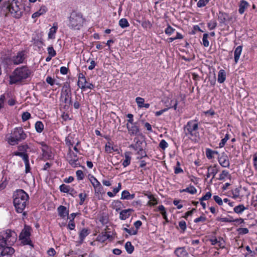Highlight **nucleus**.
I'll list each match as a JSON object with an SVG mask.
<instances>
[{
	"mask_svg": "<svg viewBox=\"0 0 257 257\" xmlns=\"http://www.w3.org/2000/svg\"><path fill=\"white\" fill-rule=\"evenodd\" d=\"M95 190V193L97 194H101L103 191V187L100 183L93 187Z\"/></svg>",
	"mask_w": 257,
	"mask_h": 257,
	"instance_id": "nucleus-51",
	"label": "nucleus"
},
{
	"mask_svg": "<svg viewBox=\"0 0 257 257\" xmlns=\"http://www.w3.org/2000/svg\"><path fill=\"white\" fill-rule=\"evenodd\" d=\"M31 117V114L26 111L23 113L22 115V119L23 121L28 120Z\"/></svg>",
	"mask_w": 257,
	"mask_h": 257,
	"instance_id": "nucleus-58",
	"label": "nucleus"
},
{
	"mask_svg": "<svg viewBox=\"0 0 257 257\" xmlns=\"http://www.w3.org/2000/svg\"><path fill=\"white\" fill-rule=\"evenodd\" d=\"M175 29L171 27L170 25H168L165 30V33L166 34L170 36L175 32Z\"/></svg>",
	"mask_w": 257,
	"mask_h": 257,
	"instance_id": "nucleus-48",
	"label": "nucleus"
},
{
	"mask_svg": "<svg viewBox=\"0 0 257 257\" xmlns=\"http://www.w3.org/2000/svg\"><path fill=\"white\" fill-rule=\"evenodd\" d=\"M174 254L177 257H189L185 247H179L174 250Z\"/></svg>",
	"mask_w": 257,
	"mask_h": 257,
	"instance_id": "nucleus-14",
	"label": "nucleus"
},
{
	"mask_svg": "<svg viewBox=\"0 0 257 257\" xmlns=\"http://www.w3.org/2000/svg\"><path fill=\"white\" fill-rule=\"evenodd\" d=\"M57 210L59 215L61 217L64 218L66 216L68 215V210L67 209V208L65 206L61 205L58 207Z\"/></svg>",
	"mask_w": 257,
	"mask_h": 257,
	"instance_id": "nucleus-20",
	"label": "nucleus"
},
{
	"mask_svg": "<svg viewBox=\"0 0 257 257\" xmlns=\"http://www.w3.org/2000/svg\"><path fill=\"white\" fill-rule=\"evenodd\" d=\"M87 197V195L86 193H81L79 194V197L80 198V201L79 202V205H82L83 204Z\"/></svg>",
	"mask_w": 257,
	"mask_h": 257,
	"instance_id": "nucleus-45",
	"label": "nucleus"
},
{
	"mask_svg": "<svg viewBox=\"0 0 257 257\" xmlns=\"http://www.w3.org/2000/svg\"><path fill=\"white\" fill-rule=\"evenodd\" d=\"M109 237V235L107 234L106 232L102 233L98 236V240L101 242H104Z\"/></svg>",
	"mask_w": 257,
	"mask_h": 257,
	"instance_id": "nucleus-39",
	"label": "nucleus"
},
{
	"mask_svg": "<svg viewBox=\"0 0 257 257\" xmlns=\"http://www.w3.org/2000/svg\"><path fill=\"white\" fill-rule=\"evenodd\" d=\"M247 208L244 207V206L243 204H239L236 206H235L233 208L234 211L237 213V214H240L244 210L246 209Z\"/></svg>",
	"mask_w": 257,
	"mask_h": 257,
	"instance_id": "nucleus-30",
	"label": "nucleus"
},
{
	"mask_svg": "<svg viewBox=\"0 0 257 257\" xmlns=\"http://www.w3.org/2000/svg\"><path fill=\"white\" fill-rule=\"evenodd\" d=\"M132 125L130 126L128 123L126 124V127L131 135H137L139 132V128L136 123L133 122Z\"/></svg>",
	"mask_w": 257,
	"mask_h": 257,
	"instance_id": "nucleus-15",
	"label": "nucleus"
},
{
	"mask_svg": "<svg viewBox=\"0 0 257 257\" xmlns=\"http://www.w3.org/2000/svg\"><path fill=\"white\" fill-rule=\"evenodd\" d=\"M112 205L113 206L114 208H115L116 211H117L118 210L120 209L121 202L118 200L114 201L112 202Z\"/></svg>",
	"mask_w": 257,
	"mask_h": 257,
	"instance_id": "nucleus-46",
	"label": "nucleus"
},
{
	"mask_svg": "<svg viewBox=\"0 0 257 257\" xmlns=\"http://www.w3.org/2000/svg\"><path fill=\"white\" fill-rule=\"evenodd\" d=\"M249 4L244 0L240 1L239 5L238 12L240 14H243L245 10L249 7Z\"/></svg>",
	"mask_w": 257,
	"mask_h": 257,
	"instance_id": "nucleus-19",
	"label": "nucleus"
},
{
	"mask_svg": "<svg viewBox=\"0 0 257 257\" xmlns=\"http://www.w3.org/2000/svg\"><path fill=\"white\" fill-rule=\"evenodd\" d=\"M218 15V20L220 23L224 24L228 19V15L227 14L219 11Z\"/></svg>",
	"mask_w": 257,
	"mask_h": 257,
	"instance_id": "nucleus-23",
	"label": "nucleus"
},
{
	"mask_svg": "<svg viewBox=\"0 0 257 257\" xmlns=\"http://www.w3.org/2000/svg\"><path fill=\"white\" fill-rule=\"evenodd\" d=\"M90 233V231L88 229L83 228L82 229L79 234V238L80 239L79 243H82L84 238Z\"/></svg>",
	"mask_w": 257,
	"mask_h": 257,
	"instance_id": "nucleus-21",
	"label": "nucleus"
},
{
	"mask_svg": "<svg viewBox=\"0 0 257 257\" xmlns=\"http://www.w3.org/2000/svg\"><path fill=\"white\" fill-rule=\"evenodd\" d=\"M83 19L80 13L73 11L69 17L68 27L72 30H80L82 26Z\"/></svg>",
	"mask_w": 257,
	"mask_h": 257,
	"instance_id": "nucleus-6",
	"label": "nucleus"
},
{
	"mask_svg": "<svg viewBox=\"0 0 257 257\" xmlns=\"http://www.w3.org/2000/svg\"><path fill=\"white\" fill-rule=\"evenodd\" d=\"M218 162L220 165L225 168L229 167V161L226 156H222L218 158Z\"/></svg>",
	"mask_w": 257,
	"mask_h": 257,
	"instance_id": "nucleus-17",
	"label": "nucleus"
},
{
	"mask_svg": "<svg viewBox=\"0 0 257 257\" xmlns=\"http://www.w3.org/2000/svg\"><path fill=\"white\" fill-rule=\"evenodd\" d=\"M7 8L13 17L16 19H19L22 17L24 9L20 2L15 0H13V3L9 5Z\"/></svg>",
	"mask_w": 257,
	"mask_h": 257,
	"instance_id": "nucleus-7",
	"label": "nucleus"
},
{
	"mask_svg": "<svg viewBox=\"0 0 257 257\" xmlns=\"http://www.w3.org/2000/svg\"><path fill=\"white\" fill-rule=\"evenodd\" d=\"M130 192L127 190H124L122 192L121 199L130 200Z\"/></svg>",
	"mask_w": 257,
	"mask_h": 257,
	"instance_id": "nucleus-56",
	"label": "nucleus"
},
{
	"mask_svg": "<svg viewBox=\"0 0 257 257\" xmlns=\"http://www.w3.org/2000/svg\"><path fill=\"white\" fill-rule=\"evenodd\" d=\"M119 25L121 28L124 29L128 27L130 24L126 19L122 18L119 21Z\"/></svg>",
	"mask_w": 257,
	"mask_h": 257,
	"instance_id": "nucleus-32",
	"label": "nucleus"
},
{
	"mask_svg": "<svg viewBox=\"0 0 257 257\" xmlns=\"http://www.w3.org/2000/svg\"><path fill=\"white\" fill-rule=\"evenodd\" d=\"M198 122L197 119H193L187 122L183 127V132L185 136L191 140H197L199 136L198 132Z\"/></svg>",
	"mask_w": 257,
	"mask_h": 257,
	"instance_id": "nucleus-4",
	"label": "nucleus"
},
{
	"mask_svg": "<svg viewBox=\"0 0 257 257\" xmlns=\"http://www.w3.org/2000/svg\"><path fill=\"white\" fill-rule=\"evenodd\" d=\"M217 167V165H214L213 166H209L207 168V173L206 174L207 178H209L211 175L212 176V177L210 181V183H212L213 179L214 178L215 175L218 172V170Z\"/></svg>",
	"mask_w": 257,
	"mask_h": 257,
	"instance_id": "nucleus-13",
	"label": "nucleus"
},
{
	"mask_svg": "<svg viewBox=\"0 0 257 257\" xmlns=\"http://www.w3.org/2000/svg\"><path fill=\"white\" fill-rule=\"evenodd\" d=\"M11 246H0V254L3 257H8L15 252V249Z\"/></svg>",
	"mask_w": 257,
	"mask_h": 257,
	"instance_id": "nucleus-12",
	"label": "nucleus"
},
{
	"mask_svg": "<svg viewBox=\"0 0 257 257\" xmlns=\"http://www.w3.org/2000/svg\"><path fill=\"white\" fill-rule=\"evenodd\" d=\"M213 199L214 201L219 205H222L223 204V201L222 199L217 195H214L213 196Z\"/></svg>",
	"mask_w": 257,
	"mask_h": 257,
	"instance_id": "nucleus-61",
	"label": "nucleus"
},
{
	"mask_svg": "<svg viewBox=\"0 0 257 257\" xmlns=\"http://www.w3.org/2000/svg\"><path fill=\"white\" fill-rule=\"evenodd\" d=\"M168 146V143L164 140H162L159 144V147L163 150H165Z\"/></svg>",
	"mask_w": 257,
	"mask_h": 257,
	"instance_id": "nucleus-63",
	"label": "nucleus"
},
{
	"mask_svg": "<svg viewBox=\"0 0 257 257\" xmlns=\"http://www.w3.org/2000/svg\"><path fill=\"white\" fill-rule=\"evenodd\" d=\"M226 79V73L223 69L219 70L218 74L217 81L220 83H222Z\"/></svg>",
	"mask_w": 257,
	"mask_h": 257,
	"instance_id": "nucleus-25",
	"label": "nucleus"
},
{
	"mask_svg": "<svg viewBox=\"0 0 257 257\" xmlns=\"http://www.w3.org/2000/svg\"><path fill=\"white\" fill-rule=\"evenodd\" d=\"M124 160L122 162V165L124 167H126L128 166L131 163V157L130 156V152H126L124 154Z\"/></svg>",
	"mask_w": 257,
	"mask_h": 257,
	"instance_id": "nucleus-27",
	"label": "nucleus"
},
{
	"mask_svg": "<svg viewBox=\"0 0 257 257\" xmlns=\"http://www.w3.org/2000/svg\"><path fill=\"white\" fill-rule=\"evenodd\" d=\"M228 177L230 178V175L229 174L228 172L226 170H223L219 175L218 179L219 180H223L225 177Z\"/></svg>",
	"mask_w": 257,
	"mask_h": 257,
	"instance_id": "nucleus-36",
	"label": "nucleus"
},
{
	"mask_svg": "<svg viewBox=\"0 0 257 257\" xmlns=\"http://www.w3.org/2000/svg\"><path fill=\"white\" fill-rule=\"evenodd\" d=\"M71 95L70 87L67 85L64 86L61 90L60 99L61 102L64 104V109H68L69 106L72 104Z\"/></svg>",
	"mask_w": 257,
	"mask_h": 257,
	"instance_id": "nucleus-8",
	"label": "nucleus"
},
{
	"mask_svg": "<svg viewBox=\"0 0 257 257\" xmlns=\"http://www.w3.org/2000/svg\"><path fill=\"white\" fill-rule=\"evenodd\" d=\"M134 142H135V143L134 144H132L130 146L131 148H132L133 149H134L135 151L137 152L143 149L142 146L143 142L141 141H140L139 139L135 138L134 139Z\"/></svg>",
	"mask_w": 257,
	"mask_h": 257,
	"instance_id": "nucleus-18",
	"label": "nucleus"
},
{
	"mask_svg": "<svg viewBox=\"0 0 257 257\" xmlns=\"http://www.w3.org/2000/svg\"><path fill=\"white\" fill-rule=\"evenodd\" d=\"M31 227L25 225L24 229L19 235V239L24 245H30L32 246V241L30 239Z\"/></svg>",
	"mask_w": 257,
	"mask_h": 257,
	"instance_id": "nucleus-9",
	"label": "nucleus"
},
{
	"mask_svg": "<svg viewBox=\"0 0 257 257\" xmlns=\"http://www.w3.org/2000/svg\"><path fill=\"white\" fill-rule=\"evenodd\" d=\"M239 234H245L248 233L249 230L247 228H239L237 230Z\"/></svg>",
	"mask_w": 257,
	"mask_h": 257,
	"instance_id": "nucleus-62",
	"label": "nucleus"
},
{
	"mask_svg": "<svg viewBox=\"0 0 257 257\" xmlns=\"http://www.w3.org/2000/svg\"><path fill=\"white\" fill-rule=\"evenodd\" d=\"M77 83L79 88H80L81 89L84 90L85 86L87 84L86 77H85L83 80L80 79V80H78Z\"/></svg>",
	"mask_w": 257,
	"mask_h": 257,
	"instance_id": "nucleus-37",
	"label": "nucleus"
},
{
	"mask_svg": "<svg viewBox=\"0 0 257 257\" xmlns=\"http://www.w3.org/2000/svg\"><path fill=\"white\" fill-rule=\"evenodd\" d=\"M209 35L207 33H205L203 34L202 41L203 45L204 47H207L209 45V42L208 40Z\"/></svg>",
	"mask_w": 257,
	"mask_h": 257,
	"instance_id": "nucleus-40",
	"label": "nucleus"
},
{
	"mask_svg": "<svg viewBox=\"0 0 257 257\" xmlns=\"http://www.w3.org/2000/svg\"><path fill=\"white\" fill-rule=\"evenodd\" d=\"M211 193L210 192H207L205 195L203 196L201 198H200V201H203L204 200H207L210 199L211 197Z\"/></svg>",
	"mask_w": 257,
	"mask_h": 257,
	"instance_id": "nucleus-59",
	"label": "nucleus"
},
{
	"mask_svg": "<svg viewBox=\"0 0 257 257\" xmlns=\"http://www.w3.org/2000/svg\"><path fill=\"white\" fill-rule=\"evenodd\" d=\"M179 226L183 232H184L186 229V223L185 221L182 220L179 222Z\"/></svg>",
	"mask_w": 257,
	"mask_h": 257,
	"instance_id": "nucleus-64",
	"label": "nucleus"
},
{
	"mask_svg": "<svg viewBox=\"0 0 257 257\" xmlns=\"http://www.w3.org/2000/svg\"><path fill=\"white\" fill-rule=\"evenodd\" d=\"M146 196L150 199L148 204L150 206H154L158 203L157 199L154 197L153 194H146Z\"/></svg>",
	"mask_w": 257,
	"mask_h": 257,
	"instance_id": "nucleus-26",
	"label": "nucleus"
},
{
	"mask_svg": "<svg viewBox=\"0 0 257 257\" xmlns=\"http://www.w3.org/2000/svg\"><path fill=\"white\" fill-rule=\"evenodd\" d=\"M13 203L18 213H23V216L27 215L26 212H24L27 202L29 199L28 194L22 189L17 190L13 194Z\"/></svg>",
	"mask_w": 257,
	"mask_h": 257,
	"instance_id": "nucleus-1",
	"label": "nucleus"
},
{
	"mask_svg": "<svg viewBox=\"0 0 257 257\" xmlns=\"http://www.w3.org/2000/svg\"><path fill=\"white\" fill-rule=\"evenodd\" d=\"M123 230L131 235H136L137 234V230H135L133 228L129 229L127 227H123Z\"/></svg>",
	"mask_w": 257,
	"mask_h": 257,
	"instance_id": "nucleus-52",
	"label": "nucleus"
},
{
	"mask_svg": "<svg viewBox=\"0 0 257 257\" xmlns=\"http://www.w3.org/2000/svg\"><path fill=\"white\" fill-rule=\"evenodd\" d=\"M67 160L69 164L73 167L80 166L78 161V157L76 154L72 151L71 149H69V152L67 154Z\"/></svg>",
	"mask_w": 257,
	"mask_h": 257,
	"instance_id": "nucleus-10",
	"label": "nucleus"
},
{
	"mask_svg": "<svg viewBox=\"0 0 257 257\" xmlns=\"http://www.w3.org/2000/svg\"><path fill=\"white\" fill-rule=\"evenodd\" d=\"M217 26V23L215 21H210L207 23V27L210 30L214 29Z\"/></svg>",
	"mask_w": 257,
	"mask_h": 257,
	"instance_id": "nucleus-49",
	"label": "nucleus"
},
{
	"mask_svg": "<svg viewBox=\"0 0 257 257\" xmlns=\"http://www.w3.org/2000/svg\"><path fill=\"white\" fill-rule=\"evenodd\" d=\"M71 188L69 186L64 184L60 185L59 187L61 192L66 193H68L70 192Z\"/></svg>",
	"mask_w": 257,
	"mask_h": 257,
	"instance_id": "nucleus-35",
	"label": "nucleus"
},
{
	"mask_svg": "<svg viewBox=\"0 0 257 257\" xmlns=\"http://www.w3.org/2000/svg\"><path fill=\"white\" fill-rule=\"evenodd\" d=\"M133 211L131 209H124L120 211L119 218L121 220H125L130 216V213Z\"/></svg>",
	"mask_w": 257,
	"mask_h": 257,
	"instance_id": "nucleus-22",
	"label": "nucleus"
},
{
	"mask_svg": "<svg viewBox=\"0 0 257 257\" xmlns=\"http://www.w3.org/2000/svg\"><path fill=\"white\" fill-rule=\"evenodd\" d=\"M46 12V9L45 7L41 8L38 11L34 13L32 16V17L33 18H36L37 17H39L41 15L44 14Z\"/></svg>",
	"mask_w": 257,
	"mask_h": 257,
	"instance_id": "nucleus-31",
	"label": "nucleus"
},
{
	"mask_svg": "<svg viewBox=\"0 0 257 257\" xmlns=\"http://www.w3.org/2000/svg\"><path fill=\"white\" fill-rule=\"evenodd\" d=\"M125 248L127 252L128 253H132L134 250V247L132 244L131 242L130 241H127L126 242L125 244Z\"/></svg>",
	"mask_w": 257,
	"mask_h": 257,
	"instance_id": "nucleus-33",
	"label": "nucleus"
},
{
	"mask_svg": "<svg viewBox=\"0 0 257 257\" xmlns=\"http://www.w3.org/2000/svg\"><path fill=\"white\" fill-rule=\"evenodd\" d=\"M242 46H238L236 48L234 52V61L235 63H237L239 59L240 56L242 52Z\"/></svg>",
	"mask_w": 257,
	"mask_h": 257,
	"instance_id": "nucleus-24",
	"label": "nucleus"
},
{
	"mask_svg": "<svg viewBox=\"0 0 257 257\" xmlns=\"http://www.w3.org/2000/svg\"><path fill=\"white\" fill-rule=\"evenodd\" d=\"M27 57L26 52L24 50L18 52L12 57V60L15 65L23 63Z\"/></svg>",
	"mask_w": 257,
	"mask_h": 257,
	"instance_id": "nucleus-11",
	"label": "nucleus"
},
{
	"mask_svg": "<svg viewBox=\"0 0 257 257\" xmlns=\"http://www.w3.org/2000/svg\"><path fill=\"white\" fill-rule=\"evenodd\" d=\"M48 53L50 56L55 57L56 55V52L53 46H49L47 48Z\"/></svg>",
	"mask_w": 257,
	"mask_h": 257,
	"instance_id": "nucleus-50",
	"label": "nucleus"
},
{
	"mask_svg": "<svg viewBox=\"0 0 257 257\" xmlns=\"http://www.w3.org/2000/svg\"><path fill=\"white\" fill-rule=\"evenodd\" d=\"M217 220L224 222H232L234 221V219L232 217L229 216L228 217H220L217 218Z\"/></svg>",
	"mask_w": 257,
	"mask_h": 257,
	"instance_id": "nucleus-41",
	"label": "nucleus"
},
{
	"mask_svg": "<svg viewBox=\"0 0 257 257\" xmlns=\"http://www.w3.org/2000/svg\"><path fill=\"white\" fill-rule=\"evenodd\" d=\"M36 131L38 133H41L44 130V125L41 121H37L35 124Z\"/></svg>",
	"mask_w": 257,
	"mask_h": 257,
	"instance_id": "nucleus-29",
	"label": "nucleus"
},
{
	"mask_svg": "<svg viewBox=\"0 0 257 257\" xmlns=\"http://www.w3.org/2000/svg\"><path fill=\"white\" fill-rule=\"evenodd\" d=\"M24 161L25 164V172L28 173L30 171V166L29 164V156L24 158Z\"/></svg>",
	"mask_w": 257,
	"mask_h": 257,
	"instance_id": "nucleus-43",
	"label": "nucleus"
},
{
	"mask_svg": "<svg viewBox=\"0 0 257 257\" xmlns=\"http://www.w3.org/2000/svg\"><path fill=\"white\" fill-rule=\"evenodd\" d=\"M27 137V135L24 133L22 127H16L8 138V143L11 145H15L19 142L25 140Z\"/></svg>",
	"mask_w": 257,
	"mask_h": 257,
	"instance_id": "nucleus-5",
	"label": "nucleus"
},
{
	"mask_svg": "<svg viewBox=\"0 0 257 257\" xmlns=\"http://www.w3.org/2000/svg\"><path fill=\"white\" fill-rule=\"evenodd\" d=\"M210 0H199L197 4V6L199 8L205 7Z\"/></svg>",
	"mask_w": 257,
	"mask_h": 257,
	"instance_id": "nucleus-54",
	"label": "nucleus"
},
{
	"mask_svg": "<svg viewBox=\"0 0 257 257\" xmlns=\"http://www.w3.org/2000/svg\"><path fill=\"white\" fill-rule=\"evenodd\" d=\"M58 29V25L57 23L53 24V27L50 29L48 33L49 39H54L55 38V34Z\"/></svg>",
	"mask_w": 257,
	"mask_h": 257,
	"instance_id": "nucleus-16",
	"label": "nucleus"
},
{
	"mask_svg": "<svg viewBox=\"0 0 257 257\" xmlns=\"http://www.w3.org/2000/svg\"><path fill=\"white\" fill-rule=\"evenodd\" d=\"M184 192H188L191 194H195L197 192L196 189L192 185H190L189 187L180 190V192L182 193Z\"/></svg>",
	"mask_w": 257,
	"mask_h": 257,
	"instance_id": "nucleus-28",
	"label": "nucleus"
},
{
	"mask_svg": "<svg viewBox=\"0 0 257 257\" xmlns=\"http://www.w3.org/2000/svg\"><path fill=\"white\" fill-rule=\"evenodd\" d=\"M17 239V234L11 229H6L0 232V246L13 245Z\"/></svg>",
	"mask_w": 257,
	"mask_h": 257,
	"instance_id": "nucleus-3",
	"label": "nucleus"
},
{
	"mask_svg": "<svg viewBox=\"0 0 257 257\" xmlns=\"http://www.w3.org/2000/svg\"><path fill=\"white\" fill-rule=\"evenodd\" d=\"M217 152L216 151H212L210 149H206V155L208 159H211L214 156V154H217Z\"/></svg>",
	"mask_w": 257,
	"mask_h": 257,
	"instance_id": "nucleus-34",
	"label": "nucleus"
},
{
	"mask_svg": "<svg viewBox=\"0 0 257 257\" xmlns=\"http://www.w3.org/2000/svg\"><path fill=\"white\" fill-rule=\"evenodd\" d=\"M89 180H90V181L91 182L93 187H94L96 185H97L98 184H99V183H100L98 180L95 177H94L93 176H91L90 178H89Z\"/></svg>",
	"mask_w": 257,
	"mask_h": 257,
	"instance_id": "nucleus-55",
	"label": "nucleus"
},
{
	"mask_svg": "<svg viewBox=\"0 0 257 257\" xmlns=\"http://www.w3.org/2000/svg\"><path fill=\"white\" fill-rule=\"evenodd\" d=\"M76 175L78 180H82L84 177L83 171L80 170L76 171Z\"/></svg>",
	"mask_w": 257,
	"mask_h": 257,
	"instance_id": "nucleus-57",
	"label": "nucleus"
},
{
	"mask_svg": "<svg viewBox=\"0 0 257 257\" xmlns=\"http://www.w3.org/2000/svg\"><path fill=\"white\" fill-rule=\"evenodd\" d=\"M142 26L145 29H151L152 28V24L149 21H144L142 23Z\"/></svg>",
	"mask_w": 257,
	"mask_h": 257,
	"instance_id": "nucleus-44",
	"label": "nucleus"
},
{
	"mask_svg": "<svg viewBox=\"0 0 257 257\" xmlns=\"http://www.w3.org/2000/svg\"><path fill=\"white\" fill-rule=\"evenodd\" d=\"M14 155L20 156L22 158L23 160H24L25 157L27 158L29 156L27 154L24 152H14Z\"/></svg>",
	"mask_w": 257,
	"mask_h": 257,
	"instance_id": "nucleus-60",
	"label": "nucleus"
},
{
	"mask_svg": "<svg viewBox=\"0 0 257 257\" xmlns=\"http://www.w3.org/2000/svg\"><path fill=\"white\" fill-rule=\"evenodd\" d=\"M225 242L223 238L222 237H219L217 246H216V248L217 249L218 248H223L225 247Z\"/></svg>",
	"mask_w": 257,
	"mask_h": 257,
	"instance_id": "nucleus-38",
	"label": "nucleus"
},
{
	"mask_svg": "<svg viewBox=\"0 0 257 257\" xmlns=\"http://www.w3.org/2000/svg\"><path fill=\"white\" fill-rule=\"evenodd\" d=\"M136 101L138 104L139 107H142L143 104H144L145 100L143 98L140 97H137L136 98Z\"/></svg>",
	"mask_w": 257,
	"mask_h": 257,
	"instance_id": "nucleus-47",
	"label": "nucleus"
},
{
	"mask_svg": "<svg viewBox=\"0 0 257 257\" xmlns=\"http://www.w3.org/2000/svg\"><path fill=\"white\" fill-rule=\"evenodd\" d=\"M229 138V135L228 134H226L225 136V137L221 140V142L219 144V148L223 147L227 141L228 140Z\"/></svg>",
	"mask_w": 257,
	"mask_h": 257,
	"instance_id": "nucleus-42",
	"label": "nucleus"
},
{
	"mask_svg": "<svg viewBox=\"0 0 257 257\" xmlns=\"http://www.w3.org/2000/svg\"><path fill=\"white\" fill-rule=\"evenodd\" d=\"M137 154L139 155V156L138 157V159H141L143 158L147 157V153L146 151L144 150V149L138 151Z\"/></svg>",
	"mask_w": 257,
	"mask_h": 257,
	"instance_id": "nucleus-53",
	"label": "nucleus"
},
{
	"mask_svg": "<svg viewBox=\"0 0 257 257\" xmlns=\"http://www.w3.org/2000/svg\"><path fill=\"white\" fill-rule=\"evenodd\" d=\"M31 73V70L27 66L18 67L10 76V83L13 84L24 82L30 76Z\"/></svg>",
	"mask_w": 257,
	"mask_h": 257,
	"instance_id": "nucleus-2",
	"label": "nucleus"
}]
</instances>
